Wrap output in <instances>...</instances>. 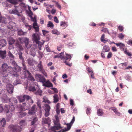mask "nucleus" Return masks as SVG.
<instances>
[{"mask_svg": "<svg viewBox=\"0 0 132 132\" xmlns=\"http://www.w3.org/2000/svg\"><path fill=\"white\" fill-rule=\"evenodd\" d=\"M28 64L30 65H33L36 63V62L32 59L30 58L28 60Z\"/></svg>", "mask_w": 132, "mask_h": 132, "instance_id": "obj_20", "label": "nucleus"}, {"mask_svg": "<svg viewBox=\"0 0 132 132\" xmlns=\"http://www.w3.org/2000/svg\"><path fill=\"white\" fill-rule=\"evenodd\" d=\"M50 122V120L49 118H44L42 119V123L43 124H49Z\"/></svg>", "mask_w": 132, "mask_h": 132, "instance_id": "obj_23", "label": "nucleus"}, {"mask_svg": "<svg viewBox=\"0 0 132 132\" xmlns=\"http://www.w3.org/2000/svg\"><path fill=\"white\" fill-rule=\"evenodd\" d=\"M42 32L44 36H47L49 35L48 34L49 32L45 30H43Z\"/></svg>", "mask_w": 132, "mask_h": 132, "instance_id": "obj_51", "label": "nucleus"}, {"mask_svg": "<svg viewBox=\"0 0 132 132\" xmlns=\"http://www.w3.org/2000/svg\"><path fill=\"white\" fill-rule=\"evenodd\" d=\"M14 69L11 66H9L7 63H5L2 64L1 66V70H7L11 74H14V73L12 70H13Z\"/></svg>", "mask_w": 132, "mask_h": 132, "instance_id": "obj_7", "label": "nucleus"}, {"mask_svg": "<svg viewBox=\"0 0 132 132\" xmlns=\"http://www.w3.org/2000/svg\"><path fill=\"white\" fill-rule=\"evenodd\" d=\"M9 3L13 4H16V2L14 0H6Z\"/></svg>", "mask_w": 132, "mask_h": 132, "instance_id": "obj_53", "label": "nucleus"}, {"mask_svg": "<svg viewBox=\"0 0 132 132\" xmlns=\"http://www.w3.org/2000/svg\"><path fill=\"white\" fill-rule=\"evenodd\" d=\"M15 8L13 10H9V13L11 14H13L17 15L18 16H19V13L22 12V10L20 7L18 6L15 5Z\"/></svg>", "mask_w": 132, "mask_h": 132, "instance_id": "obj_6", "label": "nucleus"}, {"mask_svg": "<svg viewBox=\"0 0 132 132\" xmlns=\"http://www.w3.org/2000/svg\"><path fill=\"white\" fill-rule=\"evenodd\" d=\"M60 55H55L53 57L54 58H60L62 60H68V59H70V56L68 55V54H66V56H63V52H61L59 54Z\"/></svg>", "mask_w": 132, "mask_h": 132, "instance_id": "obj_10", "label": "nucleus"}, {"mask_svg": "<svg viewBox=\"0 0 132 132\" xmlns=\"http://www.w3.org/2000/svg\"><path fill=\"white\" fill-rule=\"evenodd\" d=\"M68 55L70 56L71 57H70V59H68V60H63L64 61V62L65 64L66 65H67L69 66H71V64H70L69 62H67V61H70V60L71 58L72 57V55H71L69 54H68Z\"/></svg>", "mask_w": 132, "mask_h": 132, "instance_id": "obj_38", "label": "nucleus"}, {"mask_svg": "<svg viewBox=\"0 0 132 132\" xmlns=\"http://www.w3.org/2000/svg\"><path fill=\"white\" fill-rule=\"evenodd\" d=\"M7 70H2L0 71V76L2 77H6L8 76L9 73Z\"/></svg>", "mask_w": 132, "mask_h": 132, "instance_id": "obj_18", "label": "nucleus"}, {"mask_svg": "<svg viewBox=\"0 0 132 132\" xmlns=\"http://www.w3.org/2000/svg\"><path fill=\"white\" fill-rule=\"evenodd\" d=\"M53 102L55 103H57L59 99V97L57 94H55L53 96Z\"/></svg>", "mask_w": 132, "mask_h": 132, "instance_id": "obj_32", "label": "nucleus"}, {"mask_svg": "<svg viewBox=\"0 0 132 132\" xmlns=\"http://www.w3.org/2000/svg\"><path fill=\"white\" fill-rule=\"evenodd\" d=\"M26 13L28 14L29 17L32 16L33 15V13L31 10L28 11L27 10H26Z\"/></svg>", "mask_w": 132, "mask_h": 132, "instance_id": "obj_52", "label": "nucleus"}, {"mask_svg": "<svg viewBox=\"0 0 132 132\" xmlns=\"http://www.w3.org/2000/svg\"><path fill=\"white\" fill-rule=\"evenodd\" d=\"M43 102L45 103H50V101L48 100L47 98L45 97H43Z\"/></svg>", "mask_w": 132, "mask_h": 132, "instance_id": "obj_57", "label": "nucleus"}, {"mask_svg": "<svg viewBox=\"0 0 132 132\" xmlns=\"http://www.w3.org/2000/svg\"><path fill=\"white\" fill-rule=\"evenodd\" d=\"M37 70L38 71L41 72L43 73L45 75V71L43 69L42 65V63L41 61H39V63L37 67Z\"/></svg>", "mask_w": 132, "mask_h": 132, "instance_id": "obj_14", "label": "nucleus"}, {"mask_svg": "<svg viewBox=\"0 0 132 132\" xmlns=\"http://www.w3.org/2000/svg\"><path fill=\"white\" fill-rule=\"evenodd\" d=\"M55 119L54 120V126L51 127L49 132H65L69 130L75 121V117L73 116V118L71 121L69 123L67 124V127L63 129H62L58 131H56V130H58L60 129L61 128L60 125V124L58 116H55Z\"/></svg>", "mask_w": 132, "mask_h": 132, "instance_id": "obj_1", "label": "nucleus"}, {"mask_svg": "<svg viewBox=\"0 0 132 132\" xmlns=\"http://www.w3.org/2000/svg\"><path fill=\"white\" fill-rule=\"evenodd\" d=\"M52 33L54 34H56L57 35H59L60 34V32L56 29H53L52 30Z\"/></svg>", "mask_w": 132, "mask_h": 132, "instance_id": "obj_45", "label": "nucleus"}, {"mask_svg": "<svg viewBox=\"0 0 132 132\" xmlns=\"http://www.w3.org/2000/svg\"><path fill=\"white\" fill-rule=\"evenodd\" d=\"M91 111V110L90 108H88L86 110V113L87 114H89Z\"/></svg>", "mask_w": 132, "mask_h": 132, "instance_id": "obj_64", "label": "nucleus"}, {"mask_svg": "<svg viewBox=\"0 0 132 132\" xmlns=\"http://www.w3.org/2000/svg\"><path fill=\"white\" fill-rule=\"evenodd\" d=\"M36 91V92H35V94H36L40 96L41 95L42 93V91L39 89V87L38 89Z\"/></svg>", "mask_w": 132, "mask_h": 132, "instance_id": "obj_48", "label": "nucleus"}, {"mask_svg": "<svg viewBox=\"0 0 132 132\" xmlns=\"http://www.w3.org/2000/svg\"><path fill=\"white\" fill-rule=\"evenodd\" d=\"M101 30L105 33H108L109 34H110V33H109V31L108 30V29L107 28H104Z\"/></svg>", "mask_w": 132, "mask_h": 132, "instance_id": "obj_60", "label": "nucleus"}, {"mask_svg": "<svg viewBox=\"0 0 132 132\" xmlns=\"http://www.w3.org/2000/svg\"><path fill=\"white\" fill-rule=\"evenodd\" d=\"M7 27L8 28L10 29H13L14 30H17V26H16L15 23L13 22H10L8 25Z\"/></svg>", "mask_w": 132, "mask_h": 132, "instance_id": "obj_15", "label": "nucleus"}, {"mask_svg": "<svg viewBox=\"0 0 132 132\" xmlns=\"http://www.w3.org/2000/svg\"><path fill=\"white\" fill-rule=\"evenodd\" d=\"M19 124L22 126H24L26 124L25 120H22L21 121L19 122Z\"/></svg>", "mask_w": 132, "mask_h": 132, "instance_id": "obj_46", "label": "nucleus"}, {"mask_svg": "<svg viewBox=\"0 0 132 132\" xmlns=\"http://www.w3.org/2000/svg\"><path fill=\"white\" fill-rule=\"evenodd\" d=\"M18 6L20 7V8L21 9L22 11L23 9L26 10L27 7V5H26L24 3H20L19 6Z\"/></svg>", "mask_w": 132, "mask_h": 132, "instance_id": "obj_36", "label": "nucleus"}, {"mask_svg": "<svg viewBox=\"0 0 132 132\" xmlns=\"http://www.w3.org/2000/svg\"><path fill=\"white\" fill-rule=\"evenodd\" d=\"M36 106L34 105L29 110L28 112V114L30 115H32L34 114L35 112Z\"/></svg>", "mask_w": 132, "mask_h": 132, "instance_id": "obj_19", "label": "nucleus"}, {"mask_svg": "<svg viewBox=\"0 0 132 132\" xmlns=\"http://www.w3.org/2000/svg\"><path fill=\"white\" fill-rule=\"evenodd\" d=\"M39 86L37 85L36 86H31L29 88V89L30 91L34 92L37 90Z\"/></svg>", "mask_w": 132, "mask_h": 132, "instance_id": "obj_25", "label": "nucleus"}, {"mask_svg": "<svg viewBox=\"0 0 132 132\" xmlns=\"http://www.w3.org/2000/svg\"><path fill=\"white\" fill-rule=\"evenodd\" d=\"M21 83V81L19 79H17L15 80L13 83L14 85H16L18 84H20Z\"/></svg>", "mask_w": 132, "mask_h": 132, "instance_id": "obj_42", "label": "nucleus"}, {"mask_svg": "<svg viewBox=\"0 0 132 132\" xmlns=\"http://www.w3.org/2000/svg\"><path fill=\"white\" fill-rule=\"evenodd\" d=\"M0 123L2 127H4L6 125V121L4 118H0Z\"/></svg>", "mask_w": 132, "mask_h": 132, "instance_id": "obj_29", "label": "nucleus"}, {"mask_svg": "<svg viewBox=\"0 0 132 132\" xmlns=\"http://www.w3.org/2000/svg\"><path fill=\"white\" fill-rule=\"evenodd\" d=\"M53 23L50 21H49L48 22V23L47 25V26L48 27H50L52 29L53 28Z\"/></svg>", "mask_w": 132, "mask_h": 132, "instance_id": "obj_49", "label": "nucleus"}, {"mask_svg": "<svg viewBox=\"0 0 132 132\" xmlns=\"http://www.w3.org/2000/svg\"><path fill=\"white\" fill-rule=\"evenodd\" d=\"M105 36V35L104 34H103L101 38V40L102 42H103L104 43H105L107 42L109 40L106 38L104 39Z\"/></svg>", "mask_w": 132, "mask_h": 132, "instance_id": "obj_37", "label": "nucleus"}, {"mask_svg": "<svg viewBox=\"0 0 132 132\" xmlns=\"http://www.w3.org/2000/svg\"><path fill=\"white\" fill-rule=\"evenodd\" d=\"M45 107V116L46 117L48 116L50 114L49 111L51 109L50 105L47 104L44 105Z\"/></svg>", "mask_w": 132, "mask_h": 132, "instance_id": "obj_16", "label": "nucleus"}, {"mask_svg": "<svg viewBox=\"0 0 132 132\" xmlns=\"http://www.w3.org/2000/svg\"><path fill=\"white\" fill-rule=\"evenodd\" d=\"M97 114L98 116H103V110L101 109H98L97 111Z\"/></svg>", "mask_w": 132, "mask_h": 132, "instance_id": "obj_40", "label": "nucleus"}, {"mask_svg": "<svg viewBox=\"0 0 132 132\" xmlns=\"http://www.w3.org/2000/svg\"><path fill=\"white\" fill-rule=\"evenodd\" d=\"M38 118L35 117L32 120L31 122V125H36L37 124Z\"/></svg>", "mask_w": 132, "mask_h": 132, "instance_id": "obj_33", "label": "nucleus"}, {"mask_svg": "<svg viewBox=\"0 0 132 132\" xmlns=\"http://www.w3.org/2000/svg\"><path fill=\"white\" fill-rule=\"evenodd\" d=\"M37 51L36 48H32L30 50V54L33 56H35L36 55V52Z\"/></svg>", "mask_w": 132, "mask_h": 132, "instance_id": "obj_26", "label": "nucleus"}, {"mask_svg": "<svg viewBox=\"0 0 132 132\" xmlns=\"http://www.w3.org/2000/svg\"><path fill=\"white\" fill-rule=\"evenodd\" d=\"M7 90L9 93L11 94L13 92L14 87L12 85L9 84L6 85Z\"/></svg>", "mask_w": 132, "mask_h": 132, "instance_id": "obj_17", "label": "nucleus"}, {"mask_svg": "<svg viewBox=\"0 0 132 132\" xmlns=\"http://www.w3.org/2000/svg\"><path fill=\"white\" fill-rule=\"evenodd\" d=\"M9 129L11 132H18L20 129V127L18 125H10L9 127Z\"/></svg>", "mask_w": 132, "mask_h": 132, "instance_id": "obj_12", "label": "nucleus"}, {"mask_svg": "<svg viewBox=\"0 0 132 132\" xmlns=\"http://www.w3.org/2000/svg\"><path fill=\"white\" fill-rule=\"evenodd\" d=\"M14 69L13 70H12V71L13 72L14 74H11L12 75H13L14 76L17 77L19 76L18 74L17 73V72H20L21 71V68L20 67L17 66L15 67L12 68Z\"/></svg>", "mask_w": 132, "mask_h": 132, "instance_id": "obj_13", "label": "nucleus"}, {"mask_svg": "<svg viewBox=\"0 0 132 132\" xmlns=\"http://www.w3.org/2000/svg\"><path fill=\"white\" fill-rule=\"evenodd\" d=\"M68 25V24L67 22H66L65 21H62L60 22V26L64 27V28H66Z\"/></svg>", "mask_w": 132, "mask_h": 132, "instance_id": "obj_27", "label": "nucleus"}, {"mask_svg": "<svg viewBox=\"0 0 132 132\" xmlns=\"http://www.w3.org/2000/svg\"><path fill=\"white\" fill-rule=\"evenodd\" d=\"M8 55L11 59H13L14 58V56L10 51L8 52Z\"/></svg>", "mask_w": 132, "mask_h": 132, "instance_id": "obj_47", "label": "nucleus"}, {"mask_svg": "<svg viewBox=\"0 0 132 132\" xmlns=\"http://www.w3.org/2000/svg\"><path fill=\"white\" fill-rule=\"evenodd\" d=\"M110 50L109 47L107 45H105L103 46L102 49V52H108Z\"/></svg>", "mask_w": 132, "mask_h": 132, "instance_id": "obj_30", "label": "nucleus"}, {"mask_svg": "<svg viewBox=\"0 0 132 132\" xmlns=\"http://www.w3.org/2000/svg\"><path fill=\"white\" fill-rule=\"evenodd\" d=\"M18 98L19 102H22L25 100L24 95L23 96H19Z\"/></svg>", "mask_w": 132, "mask_h": 132, "instance_id": "obj_50", "label": "nucleus"}, {"mask_svg": "<svg viewBox=\"0 0 132 132\" xmlns=\"http://www.w3.org/2000/svg\"><path fill=\"white\" fill-rule=\"evenodd\" d=\"M18 33L19 35H24L26 34V32H24L21 30H20L18 31Z\"/></svg>", "mask_w": 132, "mask_h": 132, "instance_id": "obj_43", "label": "nucleus"}, {"mask_svg": "<svg viewBox=\"0 0 132 132\" xmlns=\"http://www.w3.org/2000/svg\"><path fill=\"white\" fill-rule=\"evenodd\" d=\"M112 55V54L111 52H109L107 56V58L108 59H110L111 58Z\"/></svg>", "mask_w": 132, "mask_h": 132, "instance_id": "obj_58", "label": "nucleus"}, {"mask_svg": "<svg viewBox=\"0 0 132 132\" xmlns=\"http://www.w3.org/2000/svg\"><path fill=\"white\" fill-rule=\"evenodd\" d=\"M24 25L28 29V30H30L32 28V26L31 25H30L28 24H25Z\"/></svg>", "mask_w": 132, "mask_h": 132, "instance_id": "obj_54", "label": "nucleus"}, {"mask_svg": "<svg viewBox=\"0 0 132 132\" xmlns=\"http://www.w3.org/2000/svg\"><path fill=\"white\" fill-rule=\"evenodd\" d=\"M15 46L17 47L18 48H19L20 51H23V48L22 47V46L21 45L19 44H16Z\"/></svg>", "mask_w": 132, "mask_h": 132, "instance_id": "obj_44", "label": "nucleus"}, {"mask_svg": "<svg viewBox=\"0 0 132 132\" xmlns=\"http://www.w3.org/2000/svg\"><path fill=\"white\" fill-rule=\"evenodd\" d=\"M30 108V104L28 103H23L22 105H20L18 107V110L21 111L29 109Z\"/></svg>", "mask_w": 132, "mask_h": 132, "instance_id": "obj_9", "label": "nucleus"}, {"mask_svg": "<svg viewBox=\"0 0 132 132\" xmlns=\"http://www.w3.org/2000/svg\"><path fill=\"white\" fill-rule=\"evenodd\" d=\"M111 109L113 111L114 113L117 115H120V113L118 112L117 109L115 107H112L111 108Z\"/></svg>", "mask_w": 132, "mask_h": 132, "instance_id": "obj_41", "label": "nucleus"}, {"mask_svg": "<svg viewBox=\"0 0 132 132\" xmlns=\"http://www.w3.org/2000/svg\"><path fill=\"white\" fill-rule=\"evenodd\" d=\"M87 70L88 72L89 73H93V71L89 67H87Z\"/></svg>", "mask_w": 132, "mask_h": 132, "instance_id": "obj_63", "label": "nucleus"}, {"mask_svg": "<svg viewBox=\"0 0 132 132\" xmlns=\"http://www.w3.org/2000/svg\"><path fill=\"white\" fill-rule=\"evenodd\" d=\"M6 51H3L0 50V56L2 59H4L6 57Z\"/></svg>", "mask_w": 132, "mask_h": 132, "instance_id": "obj_22", "label": "nucleus"}, {"mask_svg": "<svg viewBox=\"0 0 132 132\" xmlns=\"http://www.w3.org/2000/svg\"><path fill=\"white\" fill-rule=\"evenodd\" d=\"M124 35L122 33H120L118 35V37L119 38L122 39L124 37Z\"/></svg>", "mask_w": 132, "mask_h": 132, "instance_id": "obj_59", "label": "nucleus"}, {"mask_svg": "<svg viewBox=\"0 0 132 132\" xmlns=\"http://www.w3.org/2000/svg\"><path fill=\"white\" fill-rule=\"evenodd\" d=\"M116 46L118 47L119 46L120 50L122 49L123 47H125V44L121 43H115Z\"/></svg>", "mask_w": 132, "mask_h": 132, "instance_id": "obj_34", "label": "nucleus"}, {"mask_svg": "<svg viewBox=\"0 0 132 132\" xmlns=\"http://www.w3.org/2000/svg\"><path fill=\"white\" fill-rule=\"evenodd\" d=\"M6 41L5 39H2L0 40V48L6 46Z\"/></svg>", "mask_w": 132, "mask_h": 132, "instance_id": "obj_24", "label": "nucleus"}, {"mask_svg": "<svg viewBox=\"0 0 132 132\" xmlns=\"http://www.w3.org/2000/svg\"><path fill=\"white\" fill-rule=\"evenodd\" d=\"M35 78L38 82L44 83L46 81V79L44 76L42 75L39 74H36L35 75Z\"/></svg>", "mask_w": 132, "mask_h": 132, "instance_id": "obj_11", "label": "nucleus"}, {"mask_svg": "<svg viewBox=\"0 0 132 132\" xmlns=\"http://www.w3.org/2000/svg\"><path fill=\"white\" fill-rule=\"evenodd\" d=\"M33 27L35 29V32H38L39 31V27L36 22H34Z\"/></svg>", "mask_w": 132, "mask_h": 132, "instance_id": "obj_28", "label": "nucleus"}, {"mask_svg": "<svg viewBox=\"0 0 132 132\" xmlns=\"http://www.w3.org/2000/svg\"><path fill=\"white\" fill-rule=\"evenodd\" d=\"M24 100H29L31 102V103H33V100L31 99V97L27 95H24Z\"/></svg>", "mask_w": 132, "mask_h": 132, "instance_id": "obj_39", "label": "nucleus"}, {"mask_svg": "<svg viewBox=\"0 0 132 132\" xmlns=\"http://www.w3.org/2000/svg\"><path fill=\"white\" fill-rule=\"evenodd\" d=\"M26 115V113H25L23 112H20L19 113V116L20 118H21Z\"/></svg>", "mask_w": 132, "mask_h": 132, "instance_id": "obj_55", "label": "nucleus"}, {"mask_svg": "<svg viewBox=\"0 0 132 132\" xmlns=\"http://www.w3.org/2000/svg\"><path fill=\"white\" fill-rule=\"evenodd\" d=\"M2 77V80L3 82L5 83H7L9 82V79L8 76H7L6 77Z\"/></svg>", "mask_w": 132, "mask_h": 132, "instance_id": "obj_35", "label": "nucleus"}, {"mask_svg": "<svg viewBox=\"0 0 132 132\" xmlns=\"http://www.w3.org/2000/svg\"><path fill=\"white\" fill-rule=\"evenodd\" d=\"M20 41L21 43L23 42L24 43L25 47L27 49L31 47L32 44L30 42L29 38L26 37L22 38L20 40Z\"/></svg>", "mask_w": 132, "mask_h": 132, "instance_id": "obj_8", "label": "nucleus"}, {"mask_svg": "<svg viewBox=\"0 0 132 132\" xmlns=\"http://www.w3.org/2000/svg\"><path fill=\"white\" fill-rule=\"evenodd\" d=\"M22 65L23 67V69L24 70L23 74L24 75L23 78H27L28 80H30L31 81H34L35 80V79L32 76L31 73L27 69L26 66L23 63H22Z\"/></svg>", "mask_w": 132, "mask_h": 132, "instance_id": "obj_4", "label": "nucleus"}, {"mask_svg": "<svg viewBox=\"0 0 132 132\" xmlns=\"http://www.w3.org/2000/svg\"><path fill=\"white\" fill-rule=\"evenodd\" d=\"M31 20L32 21H33L34 22H36V18L34 17V18H33L32 16L30 17Z\"/></svg>", "mask_w": 132, "mask_h": 132, "instance_id": "obj_61", "label": "nucleus"}, {"mask_svg": "<svg viewBox=\"0 0 132 132\" xmlns=\"http://www.w3.org/2000/svg\"><path fill=\"white\" fill-rule=\"evenodd\" d=\"M1 101L3 103H7L9 101L10 102L14 103V105H17L18 102L17 100L15 98L13 97L9 99V98L7 96L2 98Z\"/></svg>", "mask_w": 132, "mask_h": 132, "instance_id": "obj_5", "label": "nucleus"}, {"mask_svg": "<svg viewBox=\"0 0 132 132\" xmlns=\"http://www.w3.org/2000/svg\"><path fill=\"white\" fill-rule=\"evenodd\" d=\"M41 34L39 32H37L32 34V40L34 43H36L38 45V48L40 50H41V47L43 45L45 41L42 42L39 41L40 39Z\"/></svg>", "mask_w": 132, "mask_h": 132, "instance_id": "obj_3", "label": "nucleus"}, {"mask_svg": "<svg viewBox=\"0 0 132 132\" xmlns=\"http://www.w3.org/2000/svg\"><path fill=\"white\" fill-rule=\"evenodd\" d=\"M14 104L13 103H11L10 104L11 106V107H10V106L6 105L4 106V108H2L3 110L2 112L4 111L5 113H7V117L9 119L11 118L12 115V113H11V111L12 112H13L15 110L14 106L17 105H14ZM1 105H2L1 104Z\"/></svg>", "mask_w": 132, "mask_h": 132, "instance_id": "obj_2", "label": "nucleus"}, {"mask_svg": "<svg viewBox=\"0 0 132 132\" xmlns=\"http://www.w3.org/2000/svg\"><path fill=\"white\" fill-rule=\"evenodd\" d=\"M7 40L9 42V44L10 45H12L14 44L15 42V40L12 37H9Z\"/></svg>", "mask_w": 132, "mask_h": 132, "instance_id": "obj_31", "label": "nucleus"}, {"mask_svg": "<svg viewBox=\"0 0 132 132\" xmlns=\"http://www.w3.org/2000/svg\"><path fill=\"white\" fill-rule=\"evenodd\" d=\"M118 28L119 30L121 31L123 30L124 28L123 26H119L118 27Z\"/></svg>", "mask_w": 132, "mask_h": 132, "instance_id": "obj_62", "label": "nucleus"}, {"mask_svg": "<svg viewBox=\"0 0 132 132\" xmlns=\"http://www.w3.org/2000/svg\"><path fill=\"white\" fill-rule=\"evenodd\" d=\"M38 54L39 55V57L41 59L43 56V54L42 52H40V51H38Z\"/></svg>", "mask_w": 132, "mask_h": 132, "instance_id": "obj_56", "label": "nucleus"}, {"mask_svg": "<svg viewBox=\"0 0 132 132\" xmlns=\"http://www.w3.org/2000/svg\"><path fill=\"white\" fill-rule=\"evenodd\" d=\"M43 86L47 87H51L53 86L52 84L50 81L49 80L46 81L43 83Z\"/></svg>", "mask_w": 132, "mask_h": 132, "instance_id": "obj_21", "label": "nucleus"}]
</instances>
